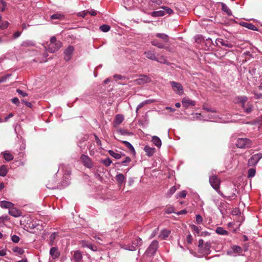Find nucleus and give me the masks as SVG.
Returning <instances> with one entry per match:
<instances>
[{"mask_svg": "<svg viewBox=\"0 0 262 262\" xmlns=\"http://www.w3.org/2000/svg\"><path fill=\"white\" fill-rule=\"evenodd\" d=\"M209 183L212 188L215 189L216 192L222 196L226 198L228 200H231V197L233 196H226L220 190V186L221 184L220 179L213 173L212 175L209 177Z\"/></svg>", "mask_w": 262, "mask_h": 262, "instance_id": "f257e3e1", "label": "nucleus"}, {"mask_svg": "<svg viewBox=\"0 0 262 262\" xmlns=\"http://www.w3.org/2000/svg\"><path fill=\"white\" fill-rule=\"evenodd\" d=\"M71 254L72 262H91V258L89 255L82 254L78 250L72 251Z\"/></svg>", "mask_w": 262, "mask_h": 262, "instance_id": "f03ea898", "label": "nucleus"}, {"mask_svg": "<svg viewBox=\"0 0 262 262\" xmlns=\"http://www.w3.org/2000/svg\"><path fill=\"white\" fill-rule=\"evenodd\" d=\"M62 46V43L60 40H57L54 36L51 37L50 42L47 46V50L52 53L58 51Z\"/></svg>", "mask_w": 262, "mask_h": 262, "instance_id": "7ed1b4c3", "label": "nucleus"}, {"mask_svg": "<svg viewBox=\"0 0 262 262\" xmlns=\"http://www.w3.org/2000/svg\"><path fill=\"white\" fill-rule=\"evenodd\" d=\"M236 145L238 148H249L252 145V141L247 138H238L237 140Z\"/></svg>", "mask_w": 262, "mask_h": 262, "instance_id": "20e7f679", "label": "nucleus"}, {"mask_svg": "<svg viewBox=\"0 0 262 262\" xmlns=\"http://www.w3.org/2000/svg\"><path fill=\"white\" fill-rule=\"evenodd\" d=\"M142 244V239L140 237H137L133 241L132 245L128 244L125 245L124 248L129 251H135L139 246H141Z\"/></svg>", "mask_w": 262, "mask_h": 262, "instance_id": "39448f33", "label": "nucleus"}, {"mask_svg": "<svg viewBox=\"0 0 262 262\" xmlns=\"http://www.w3.org/2000/svg\"><path fill=\"white\" fill-rule=\"evenodd\" d=\"M170 83L173 91L177 94L181 96L184 94L183 87L180 82L172 81L170 82Z\"/></svg>", "mask_w": 262, "mask_h": 262, "instance_id": "423d86ee", "label": "nucleus"}, {"mask_svg": "<svg viewBox=\"0 0 262 262\" xmlns=\"http://www.w3.org/2000/svg\"><path fill=\"white\" fill-rule=\"evenodd\" d=\"M262 158V154L258 153L253 155L248 160L249 166H254L257 164L259 160Z\"/></svg>", "mask_w": 262, "mask_h": 262, "instance_id": "0eeeda50", "label": "nucleus"}, {"mask_svg": "<svg viewBox=\"0 0 262 262\" xmlns=\"http://www.w3.org/2000/svg\"><path fill=\"white\" fill-rule=\"evenodd\" d=\"M137 84L142 85L151 81V78L146 75H140L139 78L134 81Z\"/></svg>", "mask_w": 262, "mask_h": 262, "instance_id": "6e6552de", "label": "nucleus"}, {"mask_svg": "<svg viewBox=\"0 0 262 262\" xmlns=\"http://www.w3.org/2000/svg\"><path fill=\"white\" fill-rule=\"evenodd\" d=\"M80 160L84 166L89 168L93 167V162L88 156L82 154L80 157Z\"/></svg>", "mask_w": 262, "mask_h": 262, "instance_id": "1a4fd4ad", "label": "nucleus"}, {"mask_svg": "<svg viewBox=\"0 0 262 262\" xmlns=\"http://www.w3.org/2000/svg\"><path fill=\"white\" fill-rule=\"evenodd\" d=\"M159 247V243L157 241L155 240L151 242L148 247L146 252L148 254L154 255L156 252Z\"/></svg>", "mask_w": 262, "mask_h": 262, "instance_id": "9d476101", "label": "nucleus"}, {"mask_svg": "<svg viewBox=\"0 0 262 262\" xmlns=\"http://www.w3.org/2000/svg\"><path fill=\"white\" fill-rule=\"evenodd\" d=\"M182 103L183 107L188 108L189 106H193L195 105V102L190 99L188 97H185L182 99Z\"/></svg>", "mask_w": 262, "mask_h": 262, "instance_id": "9b49d317", "label": "nucleus"}, {"mask_svg": "<svg viewBox=\"0 0 262 262\" xmlns=\"http://www.w3.org/2000/svg\"><path fill=\"white\" fill-rule=\"evenodd\" d=\"M74 50V47L73 46H70L64 50V59L66 61H69L70 60Z\"/></svg>", "mask_w": 262, "mask_h": 262, "instance_id": "f8f14e48", "label": "nucleus"}, {"mask_svg": "<svg viewBox=\"0 0 262 262\" xmlns=\"http://www.w3.org/2000/svg\"><path fill=\"white\" fill-rule=\"evenodd\" d=\"M210 244L207 242L204 244L203 248H201L200 250H198V251L204 255H208L210 253Z\"/></svg>", "mask_w": 262, "mask_h": 262, "instance_id": "ddd939ff", "label": "nucleus"}, {"mask_svg": "<svg viewBox=\"0 0 262 262\" xmlns=\"http://www.w3.org/2000/svg\"><path fill=\"white\" fill-rule=\"evenodd\" d=\"M50 255L51 256L53 259H55L58 258L59 257L60 253L59 251L58 248L54 247L50 249Z\"/></svg>", "mask_w": 262, "mask_h": 262, "instance_id": "4468645a", "label": "nucleus"}, {"mask_svg": "<svg viewBox=\"0 0 262 262\" xmlns=\"http://www.w3.org/2000/svg\"><path fill=\"white\" fill-rule=\"evenodd\" d=\"M59 236L58 232H54L52 233L49 237V244L50 246H52L55 244L57 241V238Z\"/></svg>", "mask_w": 262, "mask_h": 262, "instance_id": "2eb2a0df", "label": "nucleus"}, {"mask_svg": "<svg viewBox=\"0 0 262 262\" xmlns=\"http://www.w3.org/2000/svg\"><path fill=\"white\" fill-rule=\"evenodd\" d=\"M144 54L146 57L152 60H156L159 62H164L165 61H159L158 58H156L155 54L152 51H148L144 52Z\"/></svg>", "mask_w": 262, "mask_h": 262, "instance_id": "dca6fc26", "label": "nucleus"}, {"mask_svg": "<svg viewBox=\"0 0 262 262\" xmlns=\"http://www.w3.org/2000/svg\"><path fill=\"white\" fill-rule=\"evenodd\" d=\"M217 41L219 42L222 46L228 48H232L233 47V44L231 42L224 40L222 38H217Z\"/></svg>", "mask_w": 262, "mask_h": 262, "instance_id": "f3484780", "label": "nucleus"}, {"mask_svg": "<svg viewBox=\"0 0 262 262\" xmlns=\"http://www.w3.org/2000/svg\"><path fill=\"white\" fill-rule=\"evenodd\" d=\"M124 120V116L122 114H117L116 115L114 119V126L120 125Z\"/></svg>", "mask_w": 262, "mask_h": 262, "instance_id": "a211bd4d", "label": "nucleus"}, {"mask_svg": "<svg viewBox=\"0 0 262 262\" xmlns=\"http://www.w3.org/2000/svg\"><path fill=\"white\" fill-rule=\"evenodd\" d=\"M170 232L171 231L169 230L163 229L160 232L158 237L161 239H166L170 235Z\"/></svg>", "mask_w": 262, "mask_h": 262, "instance_id": "6ab92c4d", "label": "nucleus"}, {"mask_svg": "<svg viewBox=\"0 0 262 262\" xmlns=\"http://www.w3.org/2000/svg\"><path fill=\"white\" fill-rule=\"evenodd\" d=\"M64 15L63 13L60 12H57L55 13L50 16V18L52 20L57 19L58 20H63L64 19Z\"/></svg>", "mask_w": 262, "mask_h": 262, "instance_id": "aec40b11", "label": "nucleus"}, {"mask_svg": "<svg viewBox=\"0 0 262 262\" xmlns=\"http://www.w3.org/2000/svg\"><path fill=\"white\" fill-rule=\"evenodd\" d=\"M9 213L14 217H18L21 215V212L19 210L12 207L9 209Z\"/></svg>", "mask_w": 262, "mask_h": 262, "instance_id": "412c9836", "label": "nucleus"}, {"mask_svg": "<svg viewBox=\"0 0 262 262\" xmlns=\"http://www.w3.org/2000/svg\"><path fill=\"white\" fill-rule=\"evenodd\" d=\"M152 45L156 46L160 49H168V47H166L164 44L162 42H160L158 40L155 39H153L151 42Z\"/></svg>", "mask_w": 262, "mask_h": 262, "instance_id": "4be33fe9", "label": "nucleus"}, {"mask_svg": "<svg viewBox=\"0 0 262 262\" xmlns=\"http://www.w3.org/2000/svg\"><path fill=\"white\" fill-rule=\"evenodd\" d=\"M247 99V97L245 96H238L236 98L237 102L241 104L243 108H245V105Z\"/></svg>", "mask_w": 262, "mask_h": 262, "instance_id": "5701e85b", "label": "nucleus"}, {"mask_svg": "<svg viewBox=\"0 0 262 262\" xmlns=\"http://www.w3.org/2000/svg\"><path fill=\"white\" fill-rule=\"evenodd\" d=\"M0 206L2 208L10 209L14 206V204L10 202L2 201L0 202Z\"/></svg>", "mask_w": 262, "mask_h": 262, "instance_id": "b1692460", "label": "nucleus"}, {"mask_svg": "<svg viewBox=\"0 0 262 262\" xmlns=\"http://www.w3.org/2000/svg\"><path fill=\"white\" fill-rule=\"evenodd\" d=\"M116 180L121 185L125 181V177L122 173H118L116 176Z\"/></svg>", "mask_w": 262, "mask_h": 262, "instance_id": "393cba45", "label": "nucleus"}, {"mask_svg": "<svg viewBox=\"0 0 262 262\" xmlns=\"http://www.w3.org/2000/svg\"><path fill=\"white\" fill-rule=\"evenodd\" d=\"M144 151L146 152V154L148 157H151L155 152V148L149 147L148 145H146L144 148Z\"/></svg>", "mask_w": 262, "mask_h": 262, "instance_id": "a878e982", "label": "nucleus"}, {"mask_svg": "<svg viewBox=\"0 0 262 262\" xmlns=\"http://www.w3.org/2000/svg\"><path fill=\"white\" fill-rule=\"evenodd\" d=\"M151 141L157 147H160L161 146V140L158 137L156 136H153L152 137Z\"/></svg>", "mask_w": 262, "mask_h": 262, "instance_id": "bb28decb", "label": "nucleus"}, {"mask_svg": "<svg viewBox=\"0 0 262 262\" xmlns=\"http://www.w3.org/2000/svg\"><path fill=\"white\" fill-rule=\"evenodd\" d=\"M241 25L242 26L247 28L249 29H250L251 30L255 31L257 30L256 27L251 23H247L244 22L241 24Z\"/></svg>", "mask_w": 262, "mask_h": 262, "instance_id": "cd10ccee", "label": "nucleus"}, {"mask_svg": "<svg viewBox=\"0 0 262 262\" xmlns=\"http://www.w3.org/2000/svg\"><path fill=\"white\" fill-rule=\"evenodd\" d=\"M215 231L218 234L222 235H228L229 234V232L227 230L224 229V228L221 227H217Z\"/></svg>", "mask_w": 262, "mask_h": 262, "instance_id": "c85d7f7f", "label": "nucleus"}, {"mask_svg": "<svg viewBox=\"0 0 262 262\" xmlns=\"http://www.w3.org/2000/svg\"><path fill=\"white\" fill-rule=\"evenodd\" d=\"M156 36L162 39L164 42H168L169 40L168 36L164 33H157Z\"/></svg>", "mask_w": 262, "mask_h": 262, "instance_id": "c756f323", "label": "nucleus"}, {"mask_svg": "<svg viewBox=\"0 0 262 262\" xmlns=\"http://www.w3.org/2000/svg\"><path fill=\"white\" fill-rule=\"evenodd\" d=\"M122 143L130 150L132 153L135 154V150L133 146L128 141H123Z\"/></svg>", "mask_w": 262, "mask_h": 262, "instance_id": "7c9ffc66", "label": "nucleus"}, {"mask_svg": "<svg viewBox=\"0 0 262 262\" xmlns=\"http://www.w3.org/2000/svg\"><path fill=\"white\" fill-rule=\"evenodd\" d=\"M165 14V12L163 10H159L151 12V15L152 17L163 16Z\"/></svg>", "mask_w": 262, "mask_h": 262, "instance_id": "2f4dec72", "label": "nucleus"}, {"mask_svg": "<svg viewBox=\"0 0 262 262\" xmlns=\"http://www.w3.org/2000/svg\"><path fill=\"white\" fill-rule=\"evenodd\" d=\"M35 44L34 41H33L32 40H25V41H23L22 43H21V46L22 47H33L35 46Z\"/></svg>", "mask_w": 262, "mask_h": 262, "instance_id": "473e14b6", "label": "nucleus"}, {"mask_svg": "<svg viewBox=\"0 0 262 262\" xmlns=\"http://www.w3.org/2000/svg\"><path fill=\"white\" fill-rule=\"evenodd\" d=\"M222 10L228 15L231 16L232 15L231 11L224 3H222Z\"/></svg>", "mask_w": 262, "mask_h": 262, "instance_id": "72a5a7b5", "label": "nucleus"}, {"mask_svg": "<svg viewBox=\"0 0 262 262\" xmlns=\"http://www.w3.org/2000/svg\"><path fill=\"white\" fill-rule=\"evenodd\" d=\"M3 157L7 161H10L13 159V156L9 152H3Z\"/></svg>", "mask_w": 262, "mask_h": 262, "instance_id": "f704fd0d", "label": "nucleus"}, {"mask_svg": "<svg viewBox=\"0 0 262 262\" xmlns=\"http://www.w3.org/2000/svg\"><path fill=\"white\" fill-rule=\"evenodd\" d=\"M46 186L48 189H55L57 187L56 185V183L54 180H51V181H49V183L46 185Z\"/></svg>", "mask_w": 262, "mask_h": 262, "instance_id": "c9c22d12", "label": "nucleus"}, {"mask_svg": "<svg viewBox=\"0 0 262 262\" xmlns=\"http://www.w3.org/2000/svg\"><path fill=\"white\" fill-rule=\"evenodd\" d=\"M108 153L112 157L116 159H119L121 158V155L119 153L116 152L113 150H110L108 151Z\"/></svg>", "mask_w": 262, "mask_h": 262, "instance_id": "e433bc0d", "label": "nucleus"}, {"mask_svg": "<svg viewBox=\"0 0 262 262\" xmlns=\"http://www.w3.org/2000/svg\"><path fill=\"white\" fill-rule=\"evenodd\" d=\"M14 252L17 253L18 255H22L24 253V250L23 248L18 247H14L12 249Z\"/></svg>", "mask_w": 262, "mask_h": 262, "instance_id": "4c0bfd02", "label": "nucleus"}, {"mask_svg": "<svg viewBox=\"0 0 262 262\" xmlns=\"http://www.w3.org/2000/svg\"><path fill=\"white\" fill-rule=\"evenodd\" d=\"M7 169L6 166L2 165L0 167V176L2 177H5L6 176L7 173Z\"/></svg>", "mask_w": 262, "mask_h": 262, "instance_id": "58836bf2", "label": "nucleus"}, {"mask_svg": "<svg viewBox=\"0 0 262 262\" xmlns=\"http://www.w3.org/2000/svg\"><path fill=\"white\" fill-rule=\"evenodd\" d=\"M232 250L234 253H239L242 252L243 250L239 246L234 245L232 247Z\"/></svg>", "mask_w": 262, "mask_h": 262, "instance_id": "ea45409f", "label": "nucleus"}, {"mask_svg": "<svg viewBox=\"0 0 262 262\" xmlns=\"http://www.w3.org/2000/svg\"><path fill=\"white\" fill-rule=\"evenodd\" d=\"M154 102V100H145L141 103H140L137 106L138 109H140L142 107H143L145 105L152 103Z\"/></svg>", "mask_w": 262, "mask_h": 262, "instance_id": "a19ab883", "label": "nucleus"}, {"mask_svg": "<svg viewBox=\"0 0 262 262\" xmlns=\"http://www.w3.org/2000/svg\"><path fill=\"white\" fill-rule=\"evenodd\" d=\"M247 106H246V105H245V108L244 109L246 113L249 114L251 112L252 110L253 106L251 104H250L249 103H247Z\"/></svg>", "mask_w": 262, "mask_h": 262, "instance_id": "79ce46f5", "label": "nucleus"}, {"mask_svg": "<svg viewBox=\"0 0 262 262\" xmlns=\"http://www.w3.org/2000/svg\"><path fill=\"white\" fill-rule=\"evenodd\" d=\"M111 29L110 26L107 25H103L100 27V29L103 32H108Z\"/></svg>", "mask_w": 262, "mask_h": 262, "instance_id": "37998d69", "label": "nucleus"}, {"mask_svg": "<svg viewBox=\"0 0 262 262\" xmlns=\"http://www.w3.org/2000/svg\"><path fill=\"white\" fill-rule=\"evenodd\" d=\"M161 8L163 9L165 12V14H171L173 13V10L170 8L166 6H162Z\"/></svg>", "mask_w": 262, "mask_h": 262, "instance_id": "c03bdc74", "label": "nucleus"}, {"mask_svg": "<svg viewBox=\"0 0 262 262\" xmlns=\"http://www.w3.org/2000/svg\"><path fill=\"white\" fill-rule=\"evenodd\" d=\"M255 169L253 168H250L248 170V178H252L255 174Z\"/></svg>", "mask_w": 262, "mask_h": 262, "instance_id": "a18cd8bd", "label": "nucleus"}, {"mask_svg": "<svg viewBox=\"0 0 262 262\" xmlns=\"http://www.w3.org/2000/svg\"><path fill=\"white\" fill-rule=\"evenodd\" d=\"M177 188L176 186H172L170 188V189L169 190L168 192H167V195L168 196H170L172 194H173L176 191Z\"/></svg>", "mask_w": 262, "mask_h": 262, "instance_id": "49530a36", "label": "nucleus"}, {"mask_svg": "<svg viewBox=\"0 0 262 262\" xmlns=\"http://www.w3.org/2000/svg\"><path fill=\"white\" fill-rule=\"evenodd\" d=\"M9 24V23L7 21H2L0 25V28L2 30H4L8 27Z\"/></svg>", "mask_w": 262, "mask_h": 262, "instance_id": "de8ad7c7", "label": "nucleus"}, {"mask_svg": "<svg viewBox=\"0 0 262 262\" xmlns=\"http://www.w3.org/2000/svg\"><path fill=\"white\" fill-rule=\"evenodd\" d=\"M186 194L187 191L186 190H183L177 194V198H184L186 197Z\"/></svg>", "mask_w": 262, "mask_h": 262, "instance_id": "09e8293b", "label": "nucleus"}, {"mask_svg": "<svg viewBox=\"0 0 262 262\" xmlns=\"http://www.w3.org/2000/svg\"><path fill=\"white\" fill-rule=\"evenodd\" d=\"M103 164L106 166H109L112 163V160L110 158H106L103 160Z\"/></svg>", "mask_w": 262, "mask_h": 262, "instance_id": "8fccbe9b", "label": "nucleus"}, {"mask_svg": "<svg viewBox=\"0 0 262 262\" xmlns=\"http://www.w3.org/2000/svg\"><path fill=\"white\" fill-rule=\"evenodd\" d=\"M6 3L3 0H0V11H4L6 7Z\"/></svg>", "mask_w": 262, "mask_h": 262, "instance_id": "3c124183", "label": "nucleus"}, {"mask_svg": "<svg viewBox=\"0 0 262 262\" xmlns=\"http://www.w3.org/2000/svg\"><path fill=\"white\" fill-rule=\"evenodd\" d=\"M191 228L192 229V231H194V233L196 234H199L200 230L199 227L195 225H192Z\"/></svg>", "mask_w": 262, "mask_h": 262, "instance_id": "603ef678", "label": "nucleus"}, {"mask_svg": "<svg viewBox=\"0 0 262 262\" xmlns=\"http://www.w3.org/2000/svg\"><path fill=\"white\" fill-rule=\"evenodd\" d=\"M131 161V159L129 157H127L125 158V160L122 161L121 163V164L124 166L126 165L127 163H129Z\"/></svg>", "mask_w": 262, "mask_h": 262, "instance_id": "864d4df0", "label": "nucleus"}, {"mask_svg": "<svg viewBox=\"0 0 262 262\" xmlns=\"http://www.w3.org/2000/svg\"><path fill=\"white\" fill-rule=\"evenodd\" d=\"M87 14H88V10H84L78 13L77 16L84 17Z\"/></svg>", "mask_w": 262, "mask_h": 262, "instance_id": "5fc2aeb1", "label": "nucleus"}, {"mask_svg": "<svg viewBox=\"0 0 262 262\" xmlns=\"http://www.w3.org/2000/svg\"><path fill=\"white\" fill-rule=\"evenodd\" d=\"M11 76V74H7L6 75L0 78V83L6 81Z\"/></svg>", "mask_w": 262, "mask_h": 262, "instance_id": "6e6d98bb", "label": "nucleus"}, {"mask_svg": "<svg viewBox=\"0 0 262 262\" xmlns=\"http://www.w3.org/2000/svg\"><path fill=\"white\" fill-rule=\"evenodd\" d=\"M12 241L15 243H17L19 241V237L16 235H13L11 236Z\"/></svg>", "mask_w": 262, "mask_h": 262, "instance_id": "4d7b16f0", "label": "nucleus"}, {"mask_svg": "<svg viewBox=\"0 0 262 262\" xmlns=\"http://www.w3.org/2000/svg\"><path fill=\"white\" fill-rule=\"evenodd\" d=\"M17 93L23 97H26L28 96V94L20 89L16 90Z\"/></svg>", "mask_w": 262, "mask_h": 262, "instance_id": "13d9d810", "label": "nucleus"}, {"mask_svg": "<svg viewBox=\"0 0 262 262\" xmlns=\"http://www.w3.org/2000/svg\"><path fill=\"white\" fill-rule=\"evenodd\" d=\"M203 221V218L200 214L196 215V222L197 224H200Z\"/></svg>", "mask_w": 262, "mask_h": 262, "instance_id": "bf43d9fd", "label": "nucleus"}, {"mask_svg": "<svg viewBox=\"0 0 262 262\" xmlns=\"http://www.w3.org/2000/svg\"><path fill=\"white\" fill-rule=\"evenodd\" d=\"M192 237L190 234H188L186 237V242L188 244H190L192 242Z\"/></svg>", "mask_w": 262, "mask_h": 262, "instance_id": "052dcab7", "label": "nucleus"}, {"mask_svg": "<svg viewBox=\"0 0 262 262\" xmlns=\"http://www.w3.org/2000/svg\"><path fill=\"white\" fill-rule=\"evenodd\" d=\"M165 211L167 214L173 213L174 212V208L173 207H168L165 210Z\"/></svg>", "mask_w": 262, "mask_h": 262, "instance_id": "680f3d73", "label": "nucleus"}, {"mask_svg": "<svg viewBox=\"0 0 262 262\" xmlns=\"http://www.w3.org/2000/svg\"><path fill=\"white\" fill-rule=\"evenodd\" d=\"M158 230V228H157L152 231V233L151 234V235L149 236L150 239L152 238L153 237H154L156 236V235L157 234Z\"/></svg>", "mask_w": 262, "mask_h": 262, "instance_id": "e2e57ef3", "label": "nucleus"}, {"mask_svg": "<svg viewBox=\"0 0 262 262\" xmlns=\"http://www.w3.org/2000/svg\"><path fill=\"white\" fill-rule=\"evenodd\" d=\"M95 141H96L97 145L99 146H101V142L100 140L99 139V138L96 135H95Z\"/></svg>", "mask_w": 262, "mask_h": 262, "instance_id": "0e129e2a", "label": "nucleus"}, {"mask_svg": "<svg viewBox=\"0 0 262 262\" xmlns=\"http://www.w3.org/2000/svg\"><path fill=\"white\" fill-rule=\"evenodd\" d=\"M14 116V114L12 113H10L7 116H6L4 119L5 122H7L8 120Z\"/></svg>", "mask_w": 262, "mask_h": 262, "instance_id": "69168bd1", "label": "nucleus"}, {"mask_svg": "<svg viewBox=\"0 0 262 262\" xmlns=\"http://www.w3.org/2000/svg\"><path fill=\"white\" fill-rule=\"evenodd\" d=\"M204 241L202 239H200L199 241V250H200L201 248H203V246H204Z\"/></svg>", "mask_w": 262, "mask_h": 262, "instance_id": "338daca9", "label": "nucleus"}, {"mask_svg": "<svg viewBox=\"0 0 262 262\" xmlns=\"http://www.w3.org/2000/svg\"><path fill=\"white\" fill-rule=\"evenodd\" d=\"M12 102L14 103V104H15L16 105H18L19 103V100L16 97H15V98H13L12 99Z\"/></svg>", "mask_w": 262, "mask_h": 262, "instance_id": "774afa93", "label": "nucleus"}]
</instances>
